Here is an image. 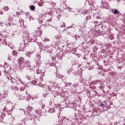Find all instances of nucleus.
Wrapping results in <instances>:
<instances>
[{"instance_id": "nucleus-1", "label": "nucleus", "mask_w": 125, "mask_h": 125, "mask_svg": "<svg viewBox=\"0 0 125 125\" xmlns=\"http://www.w3.org/2000/svg\"><path fill=\"white\" fill-rule=\"evenodd\" d=\"M26 47L25 45V43H21L20 47V50L21 51H24V48Z\"/></svg>"}, {"instance_id": "nucleus-2", "label": "nucleus", "mask_w": 125, "mask_h": 125, "mask_svg": "<svg viewBox=\"0 0 125 125\" xmlns=\"http://www.w3.org/2000/svg\"><path fill=\"white\" fill-rule=\"evenodd\" d=\"M111 12L114 14H119V13H120V11H119V10L116 9H111Z\"/></svg>"}, {"instance_id": "nucleus-3", "label": "nucleus", "mask_w": 125, "mask_h": 125, "mask_svg": "<svg viewBox=\"0 0 125 125\" xmlns=\"http://www.w3.org/2000/svg\"><path fill=\"white\" fill-rule=\"evenodd\" d=\"M18 62L19 63H20V64H23V63L25 62V59L23 58H20L19 59Z\"/></svg>"}, {"instance_id": "nucleus-4", "label": "nucleus", "mask_w": 125, "mask_h": 125, "mask_svg": "<svg viewBox=\"0 0 125 125\" xmlns=\"http://www.w3.org/2000/svg\"><path fill=\"white\" fill-rule=\"evenodd\" d=\"M29 8L30 10H32V11H34V10L36 9V7L33 5H31V6H30Z\"/></svg>"}, {"instance_id": "nucleus-5", "label": "nucleus", "mask_w": 125, "mask_h": 125, "mask_svg": "<svg viewBox=\"0 0 125 125\" xmlns=\"http://www.w3.org/2000/svg\"><path fill=\"white\" fill-rule=\"evenodd\" d=\"M60 25L62 28H65L66 27V24H65V23L63 22L62 21L61 22Z\"/></svg>"}, {"instance_id": "nucleus-6", "label": "nucleus", "mask_w": 125, "mask_h": 125, "mask_svg": "<svg viewBox=\"0 0 125 125\" xmlns=\"http://www.w3.org/2000/svg\"><path fill=\"white\" fill-rule=\"evenodd\" d=\"M4 11H8L9 10V7L8 6H5L3 7Z\"/></svg>"}, {"instance_id": "nucleus-7", "label": "nucleus", "mask_w": 125, "mask_h": 125, "mask_svg": "<svg viewBox=\"0 0 125 125\" xmlns=\"http://www.w3.org/2000/svg\"><path fill=\"white\" fill-rule=\"evenodd\" d=\"M27 109L28 112H29V111H32V110H33V107H32L31 106H28L27 107Z\"/></svg>"}, {"instance_id": "nucleus-8", "label": "nucleus", "mask_w": 125, "mask_h": 125, "mask_svg": "<svg viewBox=\"0 0 125 125\" xmlns=\"http://www.w3.org/2000/svg\"><path fill=\"white\" fill-rule=\"evenodd\" d=\"M19 22L21 25H24V20H23L22 19L20 20L19 21Z\"/></svg>"}, {"instance_id": "nucleus-9", "label": "nucleus", "mask_w": 125, "mask_h": 125, "mask_svg": "<svg viewBox=\"0 0 125 125\" xmlns=\"http://www.w3.org/2000/svg\"><path fill=\"white\" fill-rule=\"evenodd\" d=\"M18 53L17 52V51H15V50H14V51H13V55L16 56V55H17Z\"/></svg>"}, {"instance_id": "nucleus-10", "label": "nucleus", "mask_w": 125, "mask_h": 125, "mask_svg": "<svg viewBox=\"0 0 125 125\" xmlns=\"http://www.w3.org/2000/svg\"><path fill=\"white\" fill-rule=\"evenodd\" d=\"M49 39H45L44 40H43V42H49Z\"/></svg>"}, {"instance_id": "nucleus-11", "label": "nucleus", "mask_w": 125, "mask_h": 125, "mask_svg": "<svg viewBox=\"0 0 125 125\" xmlns=\"http://www.w3.org/2000/svg\"><path fill=\"white\" fill-rule=\"evenodd\" d=\"M86 19H87V20H89V19H91V16H87Z\"/></svg>"}, {"instance_id": "nucleus-12", "label": "nucleus", "mask_w": 125, "mask_h": 125, "mask_svg": "<svg viewBox=\"0 0 125 125\" xmlns=\"http://www.w3.org/2000/svg\"><path fill=\"white\" fill-rule=\"evenodd\" d=\"M8 20L10 21V20H12V17H11L10 15L8 16Z\"/></svg>"}, {"instance_id": "nucleus-13", "label": "nucleus", "mask_w": 125, "mask_h": 125, "mask_svg": "<svg viewBox=\"0 0 125 125\" xmlns=\"http://www.w3.org/2000/svg\"><path fill=\"white\" fill-rule=\"evenodd\" d=\"M42 4H43V2H41L40 3H39V6H42Z\"/></svg>"}, {"instance_id": "nucleus-14", "label": "nucleus", "mask_w": 125, "mask_h": 125, "mask_svg": "<svg viewBox=\"0 0 125 125\" xmlns=\"http://www.w3.org/2000/svg\"><path fill=\"white\" fill-rule=\"evenodd\" d=\"M100 105H101V107H104V104H103V103H101V104H100Z\"/></svg>"}, {"instance_id": "nucleus-15", "label": "nucleus", "mask_w": 125, "mask_h": 125, "mask_svg": "<svg viewBox=\"0 0 125 125\" xmlns=\"http://www.w3.org/2000/svg\"><path fill=\"white\" fill-rule=\"evenodd\" d=\"M44 106H45V105H44V104L42 105V109L44 108Z\"/></svg>"}, {"instance_id": "nucleus-16", "label": "nucleus", "mask_w": 125, "mask_h": 125, "mask_svg": "<svg viewBox=\"0 0 125 125\" xmlns=\"http://www.w3.org/2000/svg\"><path fill=\"white\" fill-rule=\"evenodd\" d=\"M19 82H20V83H21V79H20L19 80Z\"/></svg>"}, {"instance_id": "nucleus-17", "label": "nucleus", "mask_w": 125, "mask_h": 125, "mask_svg": "<svg viewBox=\"0 0 125 125\" xmlns=\"http://www.w3.org/2000/svg\"><path fill=\"white\" fill-rule=\"evenodd\" d=\"M104 111H108V108H107L105 110H104Z\"/></svg>"}]
</instances>
